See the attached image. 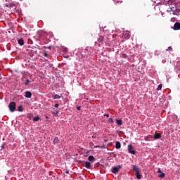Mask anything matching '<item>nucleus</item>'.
<instances>
[{
    "instance_id": "nucleus-1",
    "label": "nucleus",
    "mask_w": 180,
    "mask_h": 180,
    "mask_svg": "<svg viewBox=\"0 0 180 180\" xmlns=\"http://www.w3.org/2000/svg\"><path fill=\"white\" fill-rule=\"evenodd\" d=\"M133 169L136 172V176L137 179H141V174H140V172H141V170L140 168H139V166L134 165Z\"/></svg>"
},
{
    "instance_id": "nucleus-2",
    "label": "nucleus",
    "mask_w": 180,
    "mask_h": 180,
    "mask_svg": "<svg viewBox=\"0 0 180 180\" xmlns=\"http://www.w3.org/2000/svg\"><path fill=\"white\" fill-rule=\"evenodd\" d=\"M89 46H87L86 48H85V49H83L81 52V56L83 58H85L86 57H88L89 54Z\"/></svg>"
},
{
    "instance_id": "nucleus-3",
    "label": "nucleus",
    "mask_w": 180,
    "mask_h": 180,
    "mask_svg": "<svg viewBox=\"0 0 180 180\" xmlns=\"http://www.w3.org/2000/svg\"><path fill=\"white\" fill-rule=\"evenodd\" d=\"M8 108H9L10 112H15V110H16V103L15 102L10 103Z\"/></svg>"
},
{
    "instance_id": "nucleus-4",
    "label": "nucleus",
    "mask_w": 180,
    "mask_h": 180,
    "mask_svg": "<svg viewBox=\"0 0 180 180\" xmlns=\"http://www.w3.org/2000/svg\"><path fill=\"white\" fill-rule=\"evenodd\" d=\"M128 151L130 154H136V150H133V146L132 145H129L128 146Z\"/></svg>"
},
{
    "instance_id": "nucleus-5",
    "label": "nucleus",
    "mask_w": 180,
    "mask_h": 180,
    "mask_svg": "<svg viewBox=\"0 0 180 180\" xmlns=\"http://www.w3.org/2000/svg\"><path fill=\"white\" fill-rule=\"evenodd\" d=\"M120 168H122V166L119 165L118 167H114L112 169V174H117V172H119V169H120Z\"/></svg>"
},
{
    "instance_id": "nucleus-6",
    "label": "nucleus",
    "mask_w": 180,
    "mask_h": 180,
    "mask_svg": "<svg viewBox=\"0 0 180 180\" xmlns=\"http://www.w3.org/2000/svg\"><path fill=\"white\" fill-rule=\"evenodd\" d=\"M123 36H124V39H130V36H131V34H130V32L129 31H124L123 32Z\"/></svg>"
},
{
    "instance_id": "nucleus-7",
    "label": "nucleus",
    "mask_w": 180,
    "mask_h": 180,
    "mask_svg": "<svg viewBox=\"0 0 180 180\" xmlns=\"http://www.w3.org/2000/svg\"><path fill=\"white\" fill-rule=\"evenodd\" d=\"M173 29L174 30H180V22H175Z\"/></svg>"
},
{
    "instance_id": "nucleus-8",
    "label": "nucleus",
    "mask_w": 180,
    "mask_h": 180,
    "mask_svg": "<svg viewBox=\"0 0 180 180\" xmlns=\"http://www.w3.org/2000/svg\"><path fill=\"white\" fill-rule=\"evenodd\" d=\"M104 37L102 36H99V38L98 39V42L101 43V44H103V40H104Z\"/></svg>"
},
{
    "instance_id": "nucleus-9",
    "label": "nucleus",
    "mask_w": 180,
    "mask_h": 180,
    "mask_svg": "<svg viewBox=\"0 0 180 180\" xmlns=\"http://www.w3.org/2000/svg\"><path fill=\"white\" fill-rule=\"evenodd\" d=\"M25 96V98H32V92L26 91Z\"/></svg>"
},
{
    "instance_id": "nucleus-10",
    "label": "nucleus",
    "mask_w": 180,
    "mask_h": 180,
    "mask_svg": "<svg viewBox=\"0 0 180 180\" xmlns=\"http://www.w3.org/2000/svg\"><path fill=\"white\" fill-rule=\"evenodd\" d=\"M122 147V145L120 144V141H117L115 143V148H117V150H119V148H120Z\"/></svg>"
},
{
    "instance_id": "nucleus-11",
    "label": "nucleus",
    "mask_w": 180,
    "mask_h": 180,
    "mask_svg": "<svg viewBox=\"0 0 180 180\" xmlns=\"http://www.w3.org/2000/svg\"><path fill=\"white\" fill-rule=\"evenodd\" d=\"M84 167H86L87 169L91 168V162H84Z\"/></svg>"
},
{
    "instance_id": "nucleus-12",
    "label": "nucleus",
    "mask_w": 180,
    "mask_h": 180,
    "mask_svg": "<svg viewBox=\"0 0 180 180\" xmlns=\"http://www.w3.org/2000/svg\"><path fill=\"white\" fill-rule=\"evenodd\" d=\"M18 43L20 46H23V44H25V41H23V39H20L18 40Z\"/></svg>"
},
{
    "instance_id": "nucleus-13",
    "label": "nucleus",
    "mask_w": 180,
    "mask_h": 180,
    "mask_svg": "<svg viewBox=\"0 0 180 180\" xmlns=\"http://www.w3.org/2000/svg\"><path fill=\"white\" fill-rule=\"evenodd\" d=\"M89 161H90L91 162H94V161H95V157H94L93 155H90L88 158Z\"/></svg>"
},
{
    "instance_id": "nucleus-14",
    "label": "nucleus",
    "mask_w": 180,
    "mask_h": 180,
    "mask_svg": "<svg viewBox=\"0 0 180 180\" xmlns=\"http://www.w3.org/2000/svg\"><path fill=\"white\" fill-rule=\"evenodd\" d=\"M52 98H53V99H60L61 98V96L58 94H55V95L52 96Z\"/></svg>"
},
{
    "instance_id": "nucleus-15",
    "label": "nucleus",
    "mask_w": 180,
    "mask_h": 180,
    "mask_svg": "<svg viewBox=\"0 0 180 180\" xmlns=\"http://www.w3.org/2000/svg\"><path fill=\"white\" fill-rule=\"evenodd\" d=\"M116 122L118 126H122V124H123V122L122 121V120H117Z\"/></svg>"
},
{
    "instance_id": "nucleus-16",
    "label": "nucleus",
    "mask_w": 180,
    "mask_h": 180,
    "mask_svg": "<svg viewBox=\"0 0 180 180\" xmlns=\"http://www.w3.org/2000/svg\"><path fill=\"white\" fill-rule=\"evenodd\" d=\"M155 139L157 140L158 139H161V134H155L154 135Z\"/></svg>"
},
{
    "instance_id": "nucleus-17",
    "label": "nucleus",
    "mask_w": 180,
    "mask_h": 180,
    "mask_svg": "<svg viewBox=\"0 0 180 180\" xmlns=\"http://www.w3.org/2000/svg\"><path fill=\"white\" fill-rule=\"evenodd\" d=\"M39 120H40L39 116H37V117H34V119H33V122H39Z\"/></svg>"
},
{
    "instance_id": "nucleus-18",
    "label": "nucleus",
    "mask_w": 180,
    "mask_h": 180,
    "mask_svg": "<svg viewBox=\"0 0 180 180\" xmlns=\"http://www.w3.org/2000/svg\"><path fill=\"white\" fill-rule=\"evenodd\" d=\"M161 89H162V84L158 85V86L157 88V91H161Z\"/></svg>"
},
{
    "instance_id": "nucleus-19",
    "label": "nucleus",
    "mask_w": 180,
    "mask_h": 180,
    "mask_svg": "<svg viewBox=\"0 0 180 180\" xmlns=\"http://www.w3.org/2000/svg\"><path fill=\"white\" fill-rule=\"evenodd\" d=\"M58 141H60L58 140V138L56 137L54 139H53V144H57V143H58Z\"/></svg>"
},
{
    "instance_id": "nucleus-20",
    "label": "nucleus",
    "mask_w": 180,
    "mask_h": 180,
    "mask_svg": "<svg viewBox=\"0 0 180 180\" xmlns=\"http://www.w3.org/2000/svg\"><path fill=\"white\" fill-rule=\"evenodd\" d=\"M18 112H23V107L22 105L18 107Z\"/></svg>"
},
{
    "instance_id": "nucleus-21",
    "label": "nucleus",
    "mask_w": 180,
    "mask_h": 180,
    "mask_svg": "<svg viewBox=\"0 0 180 180\" xmlns=\"http://www.w3.org/2000/svg\"><path fill=\"white\" fill-rule=\"evenodd\" d=\"M165 177V173H162L161 174L159 175V178L164 179Z\"/></svg>"
},
{
    "instance_id": "nucleus-22",
    "label": "nucleus",
    "mask_w": 180,
    "mask_h": 180,
    "mask_svg": "<svg viewBox=\"0 0 180 180\" xmlns=\"http://www.w3.org/2000/svg\"><path fill=\"white\" fill-rule=\"evenodd\" d=\"M8 6H10V8H15V4L10 3V4H8Z\"/></svg>"
},
{
    "instance_id": "nucleus-23",
    "label": "nucleus",
    "mask_w": 180,
    "mask_h": 180,
    "mask_svg": "<svg viewBox=\"0 0 180 180\" xmlns=\"http://www.w3.org/2000/svg\"><path fill=\"white\" fill-rule=\"evenodd\" d=\"M24 84H25V85H29L30 84V80L27 79L26 82Z\"/></svg>"
},
{
    "instance_id": "nucleus-24",
    "label": "nucleus",
    "mask_w": 180,
    "mask_h": 180,
    "mask_svg": "<svg viewBox=\"0 0 180 180\" xmlns=\"http://www.w3.org/2000/svg\"><path fill=\"white\" fill-rule=\"evenodd\" d=\"M44 57H49V53L46 51L44 52Z\"/></svg>"
},
{
    "instance_id": "nucleus-25",
    "label": "nucleus",
    "mask_w": 180,
    "mask_h": 180,
    "mask_svg": "<svg viewBox=\"0 0 180 180\" xmlns=\"http://www.w3.org/2000/svg\"><path fill=\"white\" fill-rule=\"evenodd\" d=\"M122 58H127V55L126 53H122Z\"/></svg>"
},
{
    "instance_id": "nucleus-26",
    "label": "nucleus",
    "mask_w": 180,
    "mask_h": 180,
    "mask_svg": "<svg viewBox=\"0 0 180 180\" xmlns=\"http://www.w3.org/2000/svg\"><path fill=\"white\" fill-rule=\"evenodd\" d=\"M108 123H113V119L109 118Z\"/></svg>"
},
{
    "instance_id": "nucleus-27",
    "label": "nucleus",
    "mask_w": 180,
    "mask_h": 180,
    "mask_svg": "<svg viewBox=\"0 0 180 180\" xmlns=\"http://www.w3.org/2000/svg\"><path fill=\"white\" fill-rule=\"evenodd\" d=\"M44 49H49V50H51V46H44Z\"/></svg>"
},
{
    "instance_id": "nucleus-28",
    "label": "nucleus",
    "mask_w": 180,
    "mask_h": 180,
    "mask_svg": "<svg viewBox=\"0 0 180 180\" xmlns=\"http://www.w3.org/2000/svg\"><path fill=\"white\" fill-rule=\"evenodd\" d=\"M100 148H106V146L103 145V146H100Z\"/></svg>"
},
{
    "instance_id": "nucleus-29",
    "label": "nucleus",
    "mask_w": 180,
    "mask_h": 180,
    "mask_svg": "<svg viewBox=\"0 0 180 180\" xmlns=\"http://www.w3.org/2000/svg\"><path fill=\"white\" fill-rule=\"evenodd\" d=\"M55 108H58V106H60V105L58 104V103H56V104H55Z\"/></svg>"
},
{
    "instance_id": "nucleus-30",
    "label": "nucleus",
    "mask_w": 180,
    "mask_h": 180,
    "mask_svg": "<svg viewBox=\"0 0 180 180\" xmlns=\"http://www.w3.org/2000/svg\"><path fill=\"white\" fill-rule=\"evenodd\" d=\"M158 174H161V169H158Z\"/></svg>"
},
{
    "instance_id": "nucleus-31",
    "label": "nucleus",
    "mask_w": 180,
    "mask_h": 180,
    "mask_svg": "<svg viewBox=\"0 0 180 180\" xmlns=\"http://www.w3.org/2000/svg\"><path fill=\"white\" fill-rule=\"evenodd\" d=\"M168 50H169V51L172 50V47L169 46V47H168Z\"/></svg>"
},
{
    "instance_id": "nucleus-32",
    "label": "nucleus",
    "mask_w": 180,
    "mask_h": 180,
    "mask_svg": "<svg viewBox=\"0 0 180 180\" xmlns=\"http://www.w3.org/2000/svg\"><path fill=\"white\" fill-rule=\"evenodd\" d=\"M104 116H106V117H109V114H104Z\"/></svg>"
},
{
    "instance_id": "nucleus-33",
    "label": "nucleus",
    "mask_w": 180,
    "mask_h": 180,
    "mask_svg": "<svg viewBox=\"0 0 180 180\" xmlns=\"http://www.w3.org/2000/svg\"><path fill=\"white\" fill-rule=\"evenodd\" d=\"M77 110H81V107H77Z\"/></svg>"
},
{
    "instance_id": "nucleus-34",
    "label": "nucleus",
    "mask_w": 180,
    "mask_h": 180,
    "mask_svg": "<svg viewBox=\"0 0 180 180\" xmlns=\"http://www.w3.org/2000/svg\"><path fill=\"white\" fill-rule=\"evenodd\" d=\"M1 148H5V145H2Z\"/></svg>"
},
{
    "instance_id": "nucleus-35",
    "label": "nucleus",
    "mask_w": 180,
    "mask_h": 180,
    "mask_svg": "<svg viewBox=\"0 0 180 180\" xmlns=\"http://www.w3.org/2000/svg\"><path fill=\"white\" fill-rule=\"evenodd\" d=\"M65 174H70V172L66 171V172H65Z\"/></svg>"
},
{
    "instance_id": "nucleus-36",
    "label": "nucleus",
    "mask_w": 180,
    "mask_h": 180,
    "mask_svg": "<svg viewBox=\"0 0 180 180\" xmlns=\"http://www.w3.org/2000/svg\"><path fill=\"white\" fill-rule=\"evenodd\" d=\"M153 2H155V0H152Z\"/></svg>"
},
{
    "instance_id": "nucleus-37",
    "label": "nucleus",
    "mask_w": 180,
    "mask_h": 180,
    "mask_svg": "<svg viewBox=\"0 0 180 180\" xmlns=\"http://www.w3.org/2000/svg\"><path fill=\"white\" fill-rule=\"evenodd\" d=\"M46 119H49V117L46 116Z\"/></svg>"
},
{
    "instance_id": "nucleus-38",
    "label": "nucleus",
    "mask_w": 180,
    "mask_h": 180,
    "mask_svg": "<svg viewBox=\"0 0 180 180\" xmlns=\"http://www.w3.org/2000/svg\"><path fill=\"white\" fill-rule=\"evenodd\" d=\"M92 137H95V136H93Z\"/></svg>"
}]
</instances>
